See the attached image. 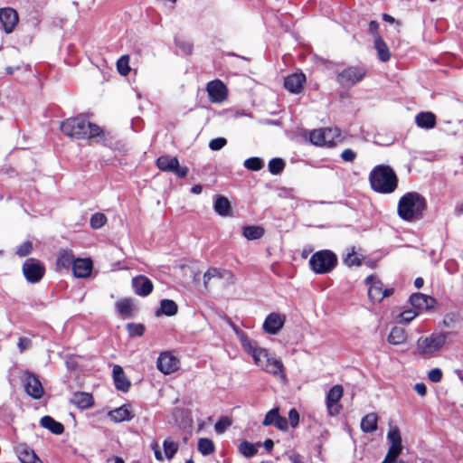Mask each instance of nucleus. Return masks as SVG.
<instances>
[{"mask_svg":"<svg viewBox=\"0 0 463 463\" xmlns=\"http://www.w3.org/2000/svg\"><path fill=\"white\" fill-rule=\"evenodd\" d=\"M362 260V255L354 247L346 249V253L343 256V261L348 267L360 266Z\"/></svg>","mask_w":463,"mask_h":463,"instance_id":"obj_32","label":"nucleus"},{"mask_svg":"<svg viewBox=\"0 0 463 463\" xmlns=\"http://www.w3.org/2000/svg\"><path fill=\"white\" fill-rule=\"evenodd\" d=\"M414 390L421 397L426 395L427 388L424 383H416L414 386Z\"/></svg>","mask_w":463,"mask_h":463,"instance_id":"obj_59","label":"nucleus"},{"mask_svg":"<svg viewBox=\"0 0 463 463\" xmlns=\"http://www.w3.org/2000/svg\"><path fill=\"white\" fill-rule=\"evenodd\" d=\"M93 264L90 259H75L72 272L76 278H88L92 271Z\"/></svg>","mask_w":463,"mask_h":463,"instance_id":"obj_19","label":"nucleus"},{"mask_svg":"<svg viewBox=\"0 0 463 463\" xmlns=\"http://www.w3.org/2000/svg\"><path fill=\"white\" fill-rule=\"evenodd\" d=\"M118 314L123 317H128L132 312V304L129 299H121L116 304Z\"/></svg>","mask_w":463,"mask_h":463,"instance_id":"obj_39","label":"nucleus"},{"mask_svg":"<svg viewBox=\"0 0 463 463\" xmlns=\"http://www.w3.org/2000/svg\"><path fill=\"white\" fill-rule=\"evenodd\" d=\"M18 21V14L14 9L9 7L0 9V22L6 33L14 31Z\"/></svg>","mask_w":463,"mask_h":463,"instance_id":"obj_16","label":"nucleus"},{"mask_svg":"<svg viewBox=\"0 0 463 463\" xmlns=\"http://www.w3.org/2000/svg\"><path fill=\"white\" fill-rule=\"evenodd\" d=\"M378 28H379V24L376 21L370 22L369 31L373 34V37L375 36V34H378L377 33Z\"/></svg>","mask_w":463,"mask_h":463,"instance_id":"obj_60","label":"nucleus"},{"mask_svg":"<svg viewBox=\"0 0 463 463\" xmlns=\"http://www.w3.org/2000/svg\"><path fill=\"white\" fill-rule=\"evenodd\" d=\"M406 339L407 335L405 330L398 326L393 327L388 335V342L394 345L403 344Z\"/></svg>","mask_w":463,"mask_h":463,"instance_id":"obj_33","label":"nucleus"},{"mask_svg":"<svg viewBox=\"0 0 463 463\" xmlns=\"http://www.w3.org/2000/svg\"><path fill=\"white\" fill-rule=\"evenodd\" d=\"M417 315L418 313L414 310H405L400 314L399 322L406 324L410 323L417 317Z\"/></svg>","mask_w":463,"mask_h":463,"instance_id":"obj_51","label":"nucleus"},{"mask_svg":"<svg viewBox=\"0 0 463 463\" xmlns=\"http://www.w3.org/2000/svg\"><path fill=\"white\" fill-rule=\"evenodd\" d=\"M263 446L269 452L273 449L274 442L272 439H268L264 441Z\"/></svg>","mask_w":463,"mask_h":463,"instance_id":"obj_62","label":"nucleus"},{"mask_svg":"<svg viewBox=\"0 0 463 463\" xmlns=\"http://www.w3.org/2000/svg\"><path fill=\"white\" fill-rule=\"evenodd\" d=\"M324 131L323 128L314 129L309 133V140L315 146H324Z\"/></svg>","mask_w":463,"mask_h":463,"instance_id":"obj_41","label":"nucleus"},{"mask_svg":"<svg viewBox=\"0 0 463 463\" xmlns=\"http://www.w3.org/2000/svg\"><path fill=\"white\" fill-rule=\"evenodd\" d=\"M109 419L114 422H122L125 420H130L133 419L134 414L132 413L128 405H122L108 413Z\"/></svg>","mask_w":463,"mask_h":463,"instance_id":"obj_25","label":"nucleus"},{"mask_svg":"<svg viewBox=\"0 0 463 463\" xmlns=\"http://www.w3.org/2000/svg\"><path fill=\"white\" fill-rule=\"evenodd\" d=\"M156 366L163 373L170 374L178 369L179 361L170 353H162L157 358Z\"/></svg>","mask_w":463,"mask_h":463,"instance_id":"obj_14","label":"nucleus"},{"mask_svg":"<svg viewBox=\"0 0 463 463\" xmlns=\"http://www.w3.org/2000/svg\"><path fill=\"white\" fill-rule=\"evenodd\" d=\"M373 43L379 59L384 62L388 61L391 58V53L383 38L379 34H375Z\"/></svg>","mask_w":463,"mask_h":463,"instance_id":"obj_29","label":"nucleus"},{"mask_svg":"<svg viewBox=\"0 0 463 463\" xmlns=\"http://www.w3.org/2000/svg\"><path fill=\"white\" fill-rule=\"evenodd\" d=\"M378 417L375 413L366 414L361 420V429L364 432H373L377 430Z\"/></svg>","mask_w":463,"mask_h":463,"instance_id":"obj_34","label":"nucleus"},{"mask_svg":"<svg viewBox=\"0 0 463 463\" xmlns=\"http://www.w3.org/2000/svg\"><path fill=\"white\" fill-rule=\"evenodd\" d=\"M45 273L43 264L33 258L27 259L23 265V274L30 283L39 282Z\"/></svg>","mask_w":463,"mask_h":463,"instance_id":"obj_9","label":"nucleus"},{"mask_svg":"<svg viewBox=\"0 0 463 463\" xmlns=\"http://www.w3.org/2000/svg\"><path fill=\"white\" fill-rule=\"evenodd\" d=\"M203 190V187L201 184H195L192 187L191 191L193 194H199Z\"/></svg>","mask_w":463,"mask_h":463,"instance_id":"obj_64","label":"nucleus"},{"mask_svg":"<svg viewBox=\"0 0 463 463\" xmlns=\"http://www.w3.org/2000/svg\"><path fill=\"white\" fill-rule=\"evenodd\" d=\"M383 21L390 23V24H393L396 22L394 17H392V15L387 14H383Z\"/></svg>","mask_w":463,"mask_h":463,"instance_id":"obj_63","label":"nucleus"},{"mask_svg":"<svg viewBox=\"0 0 463 463\" xmlns=\"http://www.w3.org/2000/svg\"><path fill=\"white\" fill-rule=\"evenodd\" d=\"M442 371L439 368L431 369L428 373L429 380L432 383H439L442 379Z\"/></svg>","mask_w":463,"mask_h":463,"instance_id":"obj_54","label":"nucleus"},{"mask_svg":"<svg viewBox=\"0 0 463 463\" xmlns=\"http://www.w3.org/2000/svg\"><path fill=\"white\" fill-rule=\"evenodd\" d=\"M24 389L28 395L33 399H40L43 393V389L40 381L31 373H28L24 380Z\"/></svg>","mask_w":463,"mask_h":463,"instance_id":"obj_18","label":"nucleus"},{"mask_svg":"<svg viewBox=\"0 0 463 463\" xmlns=\"http://www.w3.org/2000/svg\"><path fill=\"white\" fill-rule=\"evenodd\" d=\"M61 131L73 138H91L101 134L100 128L82 117L67 118L61 124Z\"/></svg>","mask_w":463,"mask_h":463,"instance_id":"obj_2","label":"nucleus"},{"mask_svg":"<svg viewBox=\"0 0 463 463\" xmlns=\"http://www.w3.org/2000/svg\"><path fill=\"white\" fill-rule=\"evenodd\" d=\"M75 257L71 250H61L57 255L56 267L58 269H69L72 268Z\"/></svg>","mask_w":463,"mask_h":463,"instance_id":"obj_24","label":"nucleus"},{"mask_svg":"<svg viewBox=\"0 0 463 463\" xmlns=\"http://www.w3.org/2000/svg\"><path fill=\"white\" fill-rule=\"evenodd\" d=\"M306 81V76L302 72L288 75L284 81L285 88L292 92L298 93Z\"/></svg>","mask_w":463,"mask_h":463,"instance_id":"obj_23","label":"nucleus"},{"mask_svg":"<svg viewBox=\"0 0 463 463\" xmlns=\"http://www.w3.org/2000/svg\"><path fill=\"white\" fill-rule=\"evenodd\" d=\"M274 426L281 430H287L288 428V421L286 418L280 416L274 423Z\"/></svg>","mask_w":463,"mask_h":463,"instance_id":"obj_58","label":"nucleus"},{"mask_svg":"<svg viewBox=\"0 0 463 463\" xmlns=\"http://www.w3.org/2000/svg\"><path fill=\"white\" fill-rule=\"evenodd\" d=\"M240 341L242 348L251 355L254 364L264 372L286 381V373L283 363L272 356L265 348L258 346V345L250 339L245 334L240 335Z\"/></svg>","mask_w":463,"mask_h":463,"instance_id":"obj_1","label":"nucleus"},{"mask_svg":"<svg viewBox=\"0 0 463 463\" xmlns=\"http://www.w3.org/2000/svg\"><path fill=\"white\" fill-rule=\"evenodd\" d=\"M132 285L135 292L139 296L146 297L153 290L152 281L145 276H137L134 278Z\"/></svg>","mask_w":463,"mask_h":463,"instance_id":"obj_22","label":"nucleus"},{"mask_svg":"<svg viewBox=\"0 0 463 463\" xmlns=\"http://www.w3.org/2000/svg\"><path fill=\"white\" fill-rule=\"evenodd\" d=\"M197 448L203 456H208L214 452V444L207 438L199 439Z\"/></svg>","mask_w":463,"mask_h":463,"instance_id":"obj_38","label":"nucleus"},{"mask_svg":"<svg viewBox=\"0 0 463 463\" xmlns=\"http://www.w3.org/2000/svg\"><path fill=\"white\" fill-rule=\"evenodd\" d=\"M14 450L22 463H43L36 453L25 443L17 444Z\"/></svg>","mask_w":463,"mask_h":463,"instance_id":"obj_17","label":"nucleus"},{"mask_svg":"<svg viewBox=\"0 0 463 463\" xmlns=\"http://www.w3.org/2000/svg\"><path fill=\"white\" fill-rule=\"evenodd\" d=\"M343 387L342 385L336 384L334 385L326 395V408L328 411V413L331 416H335L339 414L341 411V405L339 404V402L343 396Z\"/></svg>","mask_w":463,"mask_h":463,"instance_id":"obj_11","label":"nucleus"},{"mask_svg":"<svg viewBox=\"0 0 463 463\" xmlns=\"http://www.w3.org/2000/svg\"><path fill=\"white\" fill-rule=\"evenodd\" d=\"M33 244L31 241H27L22 243L16 249V254L20 257H25L32 252Z\"/></svg>","mask_w":463,"mask_h":463,"instance_id":"obj_50","label":"nucleus"},{"mask_svg":"<svg viewBox=\"0 0 463 463\" xmlns=\"http://www.w3.org/2000/svg\"><path fill=\"white\" fill-rule=\"evenodd\" d=\"M127 328L131 336H141L145 332V327L141 324H128Z\"/></svg>","mask_w":463,"mask_h":463,"instance_id":"obj_48","label":"nucleus"},{"mask_svg":"<svg viewBox=\"0 0 463 463\" xmlns=\"http://www.w3.org/2000/svg\"><path fill=\"white\" fill-rule=\"evenodd\" d=\"M244 166L252 171H259L263 167V162L259 157H250L244 161Z\"/></svg>","mask_w":463,"mask_h":463,"instance_id":"obj_45","label":"nucleus"},{"mask_svg":"<svg viewBox=\"0 0 463 463\" xmlns=\"http://www.w3.org/2000/svg\"><path fill=\"white\" fill-rule=\"evenodd\" d=\"M70 402L80 410H86L90 408L94 403L93 396L85 392H75Z\"/></svg>","mask_w":463,"mask_h":463,"instance_id":"obj_21","label":"nucleus"},{"mask_svg":"<svg viewBox=\"0 0 463 463\" xmlns=\"http://www.w3.org/2000/svg\"><path fill=\"white\" fill-rule=\"evenodd\" d=\"M415 123L420 128L431 129L436 126V117L432 112H420L415 116Z\"/></svg>","mask_w":463,"mask_h":463,"instance_id":"obj_28","label":"nucleus"},{"mask_svg":"<svg viewBox=\"0 0 463 463\" xmlns=\"http://www.w3.org/2000/svg\"><path fill=\"white\" fill-rule=\"evenodd\" d=\"M153 449H154V452H155V457L157 460L159 461H162L163 460V456H162V453L161 451L159 450L158 449V446L156 443H155L153 446H152Z\"/></svg>","mask_w":463,"mask_h":463,"instance_id":"obj_61","label":"nucleus"},{"mask_svg":"<svg viewBox=\"0 0 463 463\" xmlns=\"http://www.w3.org/2000/svg\"><path fill=\"white\" fill-rule=\"evenodd\" d=\"M117 69H118V72L123 76H127L130 72L131 69L129 67V56L128 55H123L118 60Z\"/></svg>","mask_w":463,"mask_h":463,"instance_id":"obj_42","label":"nucleus"},{"mask_svg":"<svg viewBox=\"0 0 463 463\" xmlns=\"http://www.w3.org/2000/svg\"><path fill=\"white\" fill-rule=\"evenodd\" d=\"M402 452V446L391 445L388 453L382 463H394Z\"/></svg>","mask_w":463,"mask_h":463,"instance_id":"obj_43","label":"nucleus"},{"mask_svg":"<svg viewBox=\"0 0 463 463\" xmlns=\"http://www.w3.org/2000/svg\"><path fill=\"white\" fill-rule=\"evenodd\" d=\"M227 143V140L224 137H217L210 141L209 147L212 150H220Z\"/></svg>","mask_w":463,"mask_h":463,"instance_id":"obj_53","label":"nucleus"},{"mask_svg":"<svg viewBox=\"0 0 463 463\" xmlns=\"http://www.w3.org/2000/svg\"><path fill=\"white\" fill-rule=\"evenodd\" d=\"M178 307L175 301L163 299L160 302V312L165 316L172 317L177 313Z\"/></svg>","mask_w":463,"mask_h":463,"instance_id":"obj_37","label":"nucleus"},{"mask_svg":"<svg viewBox=\"0 0 463 463\" xmlns=\"http://www.w3.org/2000/svg\"><path fill=\"white\" fill-rule=\"evenodd\" d=\"M285 168V162L281 158H273L269 162V170L273 175L280 174Z\"/></svg>","mask_w":463,"mask_h":463,"instance_id":"obj_44","label":"nucleus"},{"mask_svg":"<svg viewBox=\"0 0 463 463\" xmlns=\"http://www.w3.org/2000/svg\"><path fill=\"white\" fill-rule=\"evenodd\" d=\"M259 444H252L247 440L240 443L239 451L246 458H251L258 452Z\"/></svg>","mask_w":463,"mask_h":463,"instance_id":"obj_36","label":"nucleus"},{"mask_svg":"<svg viewBox=\"0 0 463 463\" xmlns=\"http://www.w3.org/2000/svg\"><path fill=\"white\" fill-rule=\"evenodd\" d=\"M40 422L43 428L49 430L53 434L61 435L64 431L63 425L51 416H43Z\"/></svg>","mask_w":463,"mask_h":463,"instance_id":"obj_30","label":"nucleus"},{"mask_svg":"<svg viewBox=\"0 0 463 463\" xmlns=\"http://www.w3.org/2000/svg\"><path fill=\"white\" fill-rule=\"evenodd\" d=\"M206 90L210 100L213 103H221L227 97L226 86L220 80L210 81L207 84Z\"/></svg>","mask_w":463,"mask_h":463,"instance_id":"obj_13","label":"nucleus"},{"mask_svg":"<svg viewBox=\"0 0 463 463\" xmlns=\"http://www.w3.org/2000/svg\"><path fill=\"white\" fill-rule=\"evenodd\" d=\"M279 417H280V415L279 412V409L274 408V409L270 410L269 411H268L262 423L264 426L274 425V423L277 421V420Z\"/></svg>","mask_w":463,"mask_h":463,"instance_id":"obj_46","label":"nucleus"},{"mask_svg":"<svg viewBox=\"0 0 463 463\" xmlns=\"http://www.w3.org/2000/svg\"><path fill=\"white\" fill-rule=\"evenodd\" d=\"M17 345L19 351L22 353L32 346V341L27 337H20Z\"/></svg>","mask_w":463,"mask_h":463,"instance_id":"obj_57","label":"nucleus"},{"mask_svg":"<svg viewBox=\"0 0 463 463\" xmlns=\"http://www.w3.org/2000/svg\"><path fill=\"white\" fill-rule=\"evenodd\" d=\"M411 306L419 310L430 309L434 307L436 300L428 295L414 293L410 298Z\"/></svg>","mask_w":463,"mask_h":463,"instance_id":"obj_20","label":"nucleus"},{"mask_svg":"<svg viewBox=\"0 0 463 463\" xmlns=\"http://www.w3.org/2000/svg\"><path fill=\"white\" fill-rule=\"evenodd\" d=\"M336 264L337 257L329 250L317 251L309 260L310 268L317 274L328 273L334 269Z\"/></svg>","mask_w":463,"mask_h":463,"instance_id":"obj_5","label":"nucleus"},{"mask_svg":"<svg viewBox=\"0 0 463 463\" xmlns=\"http://www.w3.org/2000/svg\"><path fill=\"white\" fill-rule=\"evenodd\" d=\"M234 283L233 274L227 269L209 268L203 274V285L206 289L212 288H224Z\"/></svg>","mask_w":463,"mask_h":463,"instance_id":"obj_6","label":"nucleus"},{"mask_svg":"<svg viewBox=\"0 0 463 463\" xmlns=\"http://www.w3.org/2000/svg\"><path fill=\"white\" fill-rule=\"evenodd\" d=\"M107 222V217L103 213H95L90 218V225L93 229L101 228Z\"/></svg>","mask_w":463,"mask_h":463,"instance_id":"obj_47","label":"nucleus"},{"mask_svg":"<svg viewBox=\"0 0 463 463\" xmlns=\"http://www.w3.org/2000/svg\"><path fill=\"white\" fill-rule=\"evenodd\" d=\"M372 188L381 194H391L395 191L398 178L395 172L389 165H377L369 175Z\"/></svg>","mask_w":463,"mask_h":463,"instance_id":"obj_3","label":"nucleus"},{"mask_svg":"<svg viewBox=\"0 0 463 463\" xmlns=\"http://www.w3.org/2000/svg\"><path fill=\"white\" fill-rule=\"evenodd\" d=\"M324 131V146H335L338 143H341L344 137L341 135V130L338 128H325Z\"/></svg>","mask_w":463,"mask_h":463,"instance_id":"obj_26","label":"nucleus"},{"mask_svg":"<svg viewBox=\"0 0 463 463\" xmlns=\"http://www.w3.org/2000/svg\"><path fill=\"white\" fill-rule=\"evenodd\" d=\"M366 285H368V297L373 302H380L383 298L388 297L392 294L389 289H383L381 281L377 280L373 276H369L365 279Z\"/></svg>","mask_w":463,"mask_h":463,"instance_id":"obj_12","label":"nucleus"},{"mask_svg":"<svg viewBox=\"0 0 463 463\" xmlns=\"http://www.w3.org/2000/svg\"><path fill=\"white\" fill-rule=\"evenodd\" d=\"M164 452L167 459H172L178 451V443L171 439H165L163 442Z\"/></svg>","mask_w":463,"mask_h":463,"instance_id":"obj_40","label":"nucleus"},{"mask_svg":"<svg viewBox=\"0 0 463 463\" xmlns=\"http://www.w3.org/2000/svg\"><path fill=\"white\" fill-rule=\"evenodd\" d=\"M341 158L345 162L352 163L356 158V153L351 148H346L341 153Z\"/></svg>","mask_w":463,"mask_h":463,"instance_id":"obj_55","label":"nucleus"},{"mask_svg":"<svg viewBox=\"0 0 463 463\" xmlns=\"http://www.w3.org/2000/svg\"><path fill=\"white\" fill-rule=\"evenodd\" d=\"M286 316L279 313H270L263 323V330L270 335H277L283 327Z\"/></svg>","mask_w":463,"mask_h":463,"instance_id":"obj_15","label":"nucleus"},{"mask_svg":"<svg viewBox=\"0 0 463 463\" xmlns=\"http://www.w3.org/2000/svg\"><path fill=\"white\" fill-rule=\"evenodd\" d=\"M231 424L232 422L228 418H222L215 423L214 430L218 434H222Z\"/></svg>","mask_w":463,"mask_h":463,"instance_id":"obj_52","label":"nucleus"},{"mask_svg":"<svg viewBox=\"0 0 463 463\" xmlns=\"http://www.w3.org/2000/svg\"><path fill=\"white\" fill-rule=\"evenodd\" d=\"M157 167L164 172H173L180 178H184L189 169L186 166H180L179 161L176 157L169 156H162L156 160Z\"/></svg>","mask_w":463,"mask_h":463,"instance_id":"obj_10","label":"nucleus"},{"mask_svg":"<svg viewBox=\"0 0 463 463\" xmlns=\"http://www.w3.org/2000/svg\"><path fill=\"white\" fill-rule=\"evenodd\" d=\"M366 70L363 67L349 66L336 76L337 82L344 88H351L360 82L365 76Z\"/></svg>","mask_w":463,"mask_h":463,"instance_id":"obj_8","label":"nucleus"},{"mask_svg":"<svg viewBox=\"0 0 463 463\" xmlns=\"http://www.w3.org/2000/svg\"><path fill=\"white\" fill-rule=\"evenodd\" d=\"M291 427L295 428L298 426L299 421V415L296 409H291L288 412V420Z\"/></svg>","mask_w":463,"mask_h":463,"instance_id":"obj_56","label":"nucleus"},{"mask_svg":"<svg viewBox=\"0 0 463 463\" xmlns=\"http://www.w3.org/2000/svg\"><path fill=\"white\" fill-rule=\"evenodd\" d=\"M113 379L115 386L121 392H128L130 387V383L125 376L124 371L121 366L114 365L113 367Z\"/></svg>","mask_w":463,"mask_h":463,"instance_id":"obj_27","label":"nucleus"},{"mask_svg":"<svg viewBox=\"0 0 463 463\" xmlns=\"http://www.w3.org/2000/svg\"><path fill=\"white\" fill-rule=\"evenodd\" d=\"M387 437L391 442V445L402 446V438L400 431L397 428L391 429L388 432Z\"/></svg>","mask_w":463,"mask_h":463,"instance_id":"obj_49","label":"nucleus"},{"mask_svg":"<svg viewBox=\"0 0 463 463\" xmlns=\"http://www.w3.org/2000/svg\"><path fill=\"white\" fill-rule=\"evenodd\" d=\"M243 236L248 240H257L263 236L264 229L260 226H245L242 230Z\"/></svg>","mask_w":463,"mask_h":463,"instance_id":"obj_35","label":"nucleus"},{"mask_svg":"<svg viewBox=\"0 0 463 463\" xmlns=\"http://www.w3.org/2000/svg\"><path fill=\"white\" fill-rule=\"evenodd\" d=\"M214 211L221 216L230 215L232 208L229 200L222 195L217 196L214 203Z\"/></svg>","mask_w":463,"mask_h":463,"instance_id":"obj_31","label":"nucleus"},{"mask_svg":"<svg viewBox=\"0 0 463 463\" xmlns=\"http://www.w3.org/2000/svg\"><path fill=\"white\" fill-rule=\"evenodd\" d=\"M426 207L423 196L415 192L405 194L398 203V215L404 221L411 222L421 217Z\"/></svg>","mask_w":463,"mask_h":463,"instance_id":"obj_4","label":"nucleus"},{"mask_svg":"<svg viewBox=\"0 0 463 463\" xmlns=\"http://www.w3.org/2000/svg\"><path fill=\"white\" fill-rule=\"evenodd\" d=\"M447 335L445 333H433L421 336L417 340V351L422 355H432L445 345Z\"/></svg>","mask_w":463,"mask_h":463,"instance_id":"obj_7","label":"nucleus"}]
</instances>
